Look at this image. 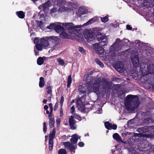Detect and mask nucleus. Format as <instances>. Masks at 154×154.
Returning a JSON list of instances; mask_svg holds the SVG:
<instances>
[{
	"label": "nucleus",
	"mask_w": 154,
	"mask_h": 154,
	"mask_svg": "<svg viewBox=\"0 0 154 154\" xmlns=\"http://www.w3.org/2000/svg\"><path fill=\"white\" fill-rule=\"evenodd\" d=\"M93 90L96 94L98 97L104 98L106 94V79L103 78L96 79L93 83L92 86Z\"/></svg>",
	"instance_id": "f257e3e1"
},
{
	"label": "nucleus",
	"mask_w": 154,
	"mask_h": 154,
	"mask_svg": "<svg viewBox=\"0 0 154 154\" xmlns=\"http://www.w3.org/2000/svg\"><path fill=\"white\" fill-rule=\"evenodd\" d=\"M140 104L139 99L137 96L130 94L126 97L125 104L126 109L131 112L137 110Z\"/></svg>",
	"instance_id": "f03ea898"
},
{
	"label": "nucleus",
	"mask_w": 154,
	"mask_h": 154,
	"mask_svg": "<svg viewBox=\"0 0 154 154\" xmlns=\"http://www.w3.org/2000/svg\"><path fill=\"white\" fill-rule=\"evenodd\" d=\"M73 116H70V118H69V122L71 129L72 130H75L76 128V127L75 126L76 122L74 118L80 121L82 119L81 117L77 114L74 113Z\"/></svg>",
	"instance_id": "7ed1b4c3"
},
{
	"label": "nucleus",
	"mask_w": 154,
	"mask_h": 154,
	"mask_svg": "<svg viewBox=\"0 0 154 154\" xmlns=\"http://www.w3.org/2000/svg\"><path fill=\"white\" fill-rule=\"evenodd\" d=\"M94 33L92 32L89 30H86L83 33V35L85 38L87 40L88 42H93V40L94 39Z\"/></svg>",
	"instance_id": "20e7f679"
},
{
	"label": "nucleus",
	"mask_w": 154,
	"mask_h": 154,
	"mask_svg": "<svg viewBox=\"0 0 154 154\" xmlns=\"http://www.w3.org/2000/svg\"><path fill=\"white\" fill-rule=\"evenodd\" d=\"M96 38L100 42L99 45L100 46H104L106 45V39L105 35H103L100 32H97L96 35Z\"/></svg>",
	"instance_id": "39448f33"
},
{
	"label": "nucleus",
	"mask_w": 154,
	"mask_h": 154,
	"mask_svg": "<svg viewBox=\"0 0 154 154\" xmlns=\"http://www.w3.org/2000/svg\"><path fill=\"white\" fill-rule=\"evenodd\" d=\"M93 48L98 54L101 55L104 52V49L102 46H100L99 44L96 43L93 45Z\"/></svg>",
	"instance_id": "423d86ee"
},
{
	"label": "nucleus",
	"mask_w": 154,
	"mask_h": 154,
	"mask_svg": "<svg viewBox=\"0 0 154 154\" xmlns=\"http://www.w3.org/2000/svg\"><path fill=\"white\" fill-rule=\"evenodd\" d=\"M63 145L66 148L69 149L71 153H75V150L77 147L76 145H74L69 141L64 142Z\"/></svg>",
	"instance_id": "0eeeda50"
},
{
	"label": "nucleus",
	"mask_w": 154,
	"mask_h": 154,
	"mask_svg": "<svg viewBox=\"0 0 154 154\" xmlns=\"http://www.w3.org/2000/svg\"><path fill=\"white\" fill-rule=\"evenodd\" d=\"M114 67L118 72L120 73L124 72L125 70L124 65L121 62H116L114 66Z\"/></svg>",
	"instance_id": "6e6552de"
},
{
	"label": "nucleus",
	"mask_w": 154,
	"mask_h": 154,
	"mask_svg": "<svg viewBox=\"0 0 154 154\" xmlns=\"http://www.w3.org/2000/svg\"><path fill=\"white\" fill-rule=\"evenodd\" d=\"M76 103L78 109L81 112H85V105L82 102L81 98H79L77 99Z\"/></svg>",
	"instance_id": "1a4fd4ad"
},
{
	"label": "nucleus",
	"mask_w": 154,
	"mask_h": 154,
	"mask_svg": "<svg viewBox=\"0 0 154 154\" xmlns=\"http://www.w3.org/2000/svg\"><path fill=\"white\" fill-rule=\"evenodd\" d=\"M149 145L146 141H143V143L138 144V149L140 151H144L148 149L147 147Z\"/></svg>",
	"instance_id": "9d476101"
},
{
	"label": "nucleus",
	"mask_w": 154,
	"mask_h": 154,
	"mask_svg": "<svg viewBox=\"0 0 154 154\" xmlns=\"http://www.w3.org/2000/svg\"><path fill=\"white\" fill-rule=\"evenodd\" d=\"M93 81V77L90 76H86L85 79L86 85L88 90L91 88Z\"/></svg>",
	"instance_id": "9b49d317"
},
{
	"label": "nucleus",
	"mask_w": 154,
	"mask_h": 154,
	"mask_svg": "<svg viewBox=\"0 0 154 154\" xmlns=\"http://www.w3.org/2000/svg\"><path fill=\"white\" fill-rule=\"evenodd\" d=\"M131 59L132 64L134 67H137L139 65V60L137 55L132 56Z\"/></svg>",
	"instance_id": "f8f14e48"
},
{
	"label": "nucleus",
	"mask_w": 154,
	"mask_h": 154,
	"mask_svg": "<svg viewBox=\"0 0 154 154\" xmlns=\"http://www.w3.org/2000/svg\"><path fill=\"white\" fill-rule=\"evenodd\" d=\"M116 45V48L114 47V45H113L110 47L109 49L110 53L112 54H116V53H117L118 51L120 50L121 48V46L118 45Z\"/></svg>",
	"instance_id": "ddd939ff"
},
{
	"label": "nucleus",
	"mask_w": 154,
	"mask_h": 154,
	"mask_svg": "<svg viewBox=\"0 0 154 154\" xmlns=\"http://www.w3.org/2000/svg\"><path fill=\"white\" fill-rule=\"evenodd\" d=\"M48 40L51 41L54 45H58L59 44L60 39L57 37L51 36L48 37Z\"/></svg>",
	"instance_id": "4468645a"
},
{
	"label": "nucleus",
	"mask_w": 154,
	"mask_h": 154,
	"mask_svg": "<svg viewBox=\"0 0 154 154\" xmlns=\"http://www.w3.org/2000/svg\"><path fill=\"white\" fill-rule=\"evenodd\" d=\"M143 5L146 8H150L154 5V0H144Z\"/></svg>",
	"instance_id": "2eb2a0df"
},
{
	"label": "nucleus",
	"mask_w": 154,
	"mask_h": 154,
	"mask_svg": "<svg viewBox=\"0 0 154 154\" xmlns=\"http://www.w3.org/2000/svg\"><path fill=\"white\" fill-rule=\"evenodd\" d=\"M49 41L48 37L46 38H41L40 39V42L42 46L44 47H47L49 45Z\"/></svg>",
	"instance_id": "dca6fc26"
},
{
	"label": "nucleus",
	"mask_w": 154,
	"mask_h": 154,
	"mask_svg": "<svg viewBox=\"0 0 154 154\" xmlns=\"http://www.w3.org/2000/svg\"><path fill=\"white\" fill-rule=\"evenodd\" d=\"M146 71L148 72L149 73H154V65L152 64H150L149 66L147 64L145 65L144 67L145 69L146 68Z\"/></svg>",
	"instance_id": "f3484780"
},
{
	"label": "nucleus",
	"mask_w": 154,
	"mask_h": 154,
	"mask_svg": "<svg viewBox=\"0 0 154 154\" xmlns=\"http://www.w3.org/2000/svg\"><path fill=\"white\" fill-rule=\"evenodd\" d=\"M49 6V5L48 2H46L43 4L42 5H40L38 7V8L39 9L42 8L43 10L45 13H46L47 12L48 10V9Z\"/></svg>",
	"instance_id": "a211bd4d"
},
{
	"label": "nucleus",
	"mask_w": 154,
	"mask_h": 154,
	"mask_svg": "<svg viewBox=\"0 0 154 154\" xmlns=\"http://www.w3.org/2000/svg\"><path fill=\"white\" fill-rule=\"evenodd\" d=\"M62 25L65 26H67V28L69 30H73L77 28H78L76 26H73V23H62Z\"/></svg>",
	"instance_id": "6ab92c4d"
},
{
	"label": "nucleus",
	"mask_w": 154,
	"mask_h": 154,
	"mask_svg": "<svg viewBox=\"0 0 154 154\" xmlns=\"http://www.w3.org/2000/svg\"><path fill=\"white\" fill-rule=\"evenodd\" d=\"M55 31L59 33H62L65 29L64 28L61 26L56 25L54 29Z\"/></svg>",
	"instance_id": "aec40b11"
},
{
	"label": "nucleus",
	"mask_w": 154,
	"mask_h": 154,
	"mask_svg": "<svg viewBox=\"0 0 154 154\" xmlns=\"http://www.w3.org/2000/svg\"><path fill=\"white\" fill-rule=\"evenodd\" d=\"M117 126L116 124H112L109 122H106V129L111 130L113 129L116 130V129Z\"/></svg>",
	"instance_id": "412c9836"
},
{
	"label": "nucleus",
	"mask_w": 154,
	"mask_h": 154,
	"mask_svg": "<svg viewBox=\"0 0 154 154\" xmlns=\"http://www.w3.org/2000/svg\"><path fill=\"white\" fill-rule=\"evenodd\" d=\"M56 128H54L52 132L50 133L49 140H53V139L55 138L56 133Z\"/></svg>",
	"instance_id": "4be33fe9"
},
{
	"label": "nucleus",
	"mask_w": 154,
	"mask_h": 154,
	"mask_svg": "<svg viewBox=\"0 0 154 154\" xmlns=\"http://www.w3.org/2000/svg\"><path fill=\"white\" fill-rule=\"evenodd\" d=\"M78 140V136L76 134L72 135V138L70 140L71 143L74 144H76Z\"/></svg>",
	"instance_id": "5701e85b"
},
{
	"label": "nucleus",
	"mask_w": 154,
	"mask_h": 154,
	"mask_svg": "<svg viewBox=\"0 0 154 154\" xmlns=\"http://www.w3.org/2000/svg\"><path fill=\"white\" fill-rule=\"evenodd\" d=\"M16 14L19 18L20 19H23L25 17V12L23 11H17L16 12Z\"/></svg>",
	"instance_id": "b1692460"
},
{
	"label": "nucleus",
	"mask_w": 154,
	"mask_h": 154,
	"mask_svg": "<svg viewBox=\"0 0 154 154\" xmlns=\"http://www.w3.org/2000/svg\"><path fill=\"white\" fill-rule=\"evenodd\" d=\"M113 137L114 139H115L118 142H121L122 143L123 142V141L121 140V138L120 136L117 133H115L113 134Z\"/></svg>",
	"instance_id": "393cba45"
},
{
	"label": "nucleus",
	"mask_w": 154,
	"mask_h": 154,
	"mask_svg": "<svg viewBox=\"0 0 154 154\" xmlns=\"http://www.w3.org/2000/svg\"><path fill=\"white\" fill-rule=\"evenodd\" d=\"M87 88L86 87H84L83 85H80L79 86V90L81 93L85 94L86 93Z\"/></svg>",
	"instance_id": "a878e982"
},
{
	"label": "nucleus",
	"mask_w": 154,
	"mask_h": 154,
	"mask_svg": "<svg viewBox=\"0 0 154 154\" xmlns=\"http://www.w3.org/2000/svg\"><path fill=\"white\" fill-rule=\"evenodd\" d=\"M45 82L44 78L42 77H41L39 79V87L41 88H43L45 85Z\"/></svg>",
	"instance_id": "bb28decb"
},
{
	"label": "nucleus",
	"mask_w": 154,
	"mask_h": 154,
	"mask_svg": "<svg viewBox=\"0 0 154 154\" xmlns=\"http://www.w3.org/2000/svg\"><path fill=\"white\" fill-rule=\"evenodd\" d=\"M93 106L92 104H88L86 105V106H85V112H88L90 111H91L93 108Z\"/></svg>",
	"instance_id": "cd10ccee"
},
{
	"label": "nucleus",
	"mask_w": 154,
	"mask_h": 154,
	"mask_svg": "<svg viewBox=\"0 0 154 154\" xmlns=\"http://www.w3.org/2000/svg\"><path fill=\"white\" fill-rule=\"evenodd\" d=\"M49 126L50 128H52L54 127V125L55 123V120L54 118H52L51 119V118H50V119H49Z\"/></svg>",
	"instance_id": "c85d7f7f"
},
{
	"label": "nucleus",
	"mask_w": 154,
	"mask_h": 154,
	"mask_svg": "<svg viewBox=\"0 0 154 154\" xmlns=\"http://www.w3.org/2000/svg\"><path fill=\"white\" fill-rule=\"evenodd\" d=\"M67 82V88H69L70 87L72 82V79L71 75L68 76Z\"/></svg>",
	"instance_id": "c756f323"
},
{
	"label": "nucleus",
	"mask_w": 154,
	"mask_h": 154,
	"mask_svg": "<svg viewBox=\"0 0 154 154\" xmlns=\"http://www.w3.org/2000/svg\"><path fill=\"white\" fill-rule=\"evenodd\" d=\"M97 18V17H95L91 18L85 24H86V25H88L91 24L96 21Z\"/></svg>",
	"instance_id": "7c9ffc66"
},
{
	"label": "nucleus",
	"mask_w": 154,
	"mask_h": 154,
	"mask_svg": "<svg viewBox=\"0 0 154 154\" xmlns=\"http://www.w3.org/2000/svg\"><path fill=\"white\" fill-rule=\"evenodd\" d=\"M47 92L48 94H51L52 93L51 87L50 84H48L46 88Z\"/></svg>",
	"instance_id": "2f4dec72"
},
{
	"label": "nucleus",
	"mask_w": 154,
	"mask_h": 154,
	"mask_svg": "<svg viewBox=\"0 0 154 154\" xmlns=\"http://www.w3.org/2000/svg\"><path fill=\"white\" fill-rule=\"evenodd\" d=\"M37 62L38 65H41L44 63V60L42 57H39L37 59Z\"/></svg>",
	"instance_id": "473e14b6"
},
{
	"label": "nucleus",
	"mask_w": 154,
	"mask_h": 154,
	"mask_svg": "<svg viewBox=\"0 0 154 154\" xmlns=\"http://www.w3.org/2000/svg\"><path fill=\"white\" fill-rule=\"evenodd\" d=\"M49 149L50 151H51L53 149L54 142L53 140H49L48 142Z\"/></svg>",
	"instance_id": "72a5a7b5"
},
{
	"label": "nucleus",
	"mask_w": 154,
	"mask_h": 154,
	"mask_svg": "<svg viewBox=\"0 0 154 154\" xmlns=\"http://www.w3.org/2000/svg\"><path fill=\"white\" fill-rule=\"evenodd\" d=\"M78 13L79 15H81L82 14H84L85 13V11L83 8H80L78 10Z\"/></svg>",
	"instance_id": "f704fd0d"
},
{
	"label": "nucleus",
	"mask_w": 154,
	"mask_h": 154,
	"mask_svg": "<svg viewBox=\"0 0 154 154\" xmlns=\"http://www.w3.org/2000/svg\"><path fill=\"white\" fill-rule=\"evenodd\" d=\"M95 61L100 67L103 68L104 67V65L103 63L98 59L97 58L95 59Z\"/></svg>",
	"instance_id": "c9c22d12"
},
{
	"label": "nucleus",
	"mask_w": 154,
	"mask_h": 154,
	"mask_svg": "<svg viewBox=\"0 0 154 154\" xmlns=\"http://www.w3.org/2000/svg\"><path fill=\"white\" fill-rule=\"evenodd\" d=\"M140 135L139 134H137L136 135L134 136V138L132 139V140L134 139L135 141L134 143L139 140V138L140 137Z\"/></svg>",
	"instance_id": "e433bc0d"
},
{
	"label": "nucleus",
	"mask_w": 154,
	"mask_h": 154,
	"mask_svg": "<svg viewBox=\"0 0 154 154\" xmlns=\"http://www.w3.org/2000/svg\"><path fill=\"white\" fill-rule=\"evenodd\" d=\"M112 85L111 83H109L106 81V89H107L108 92H110L111 89Z\"/></svg>",
	"instance_id": "4c0bfd02"
},
{
	"label": "nucleus",
	"mask_w": 154,
	"mask_h": 154,
	"mask_svg": "<svg viewBox=\"0 0 154 154\" xmlns=\"http://www.w3.org/2000/svg\"><path fill=\"white\" fill-rule=\"evenodd\" d=\"M58 154H66V152L65 149H60L58 152Z\"/></svg>",
	"instance_id": "58836bf2"
},
{
	"label": "nucleus",
	"mask_w": 154,
	"mask_h": 154,
	"mask_svg": "<svg viewBox=\"0 0 154 154\" xmlns=\"http://www.w3.org/2000/svg\"><path fill=\"white\" fill-rule=\"evenodd\" d=\"M36 48L37 49V50L38 51H41L42 49V46L41 44L39 43H37L36 44Z\"/></svg>",
	"instance_id": "ea45409f"
},
{
	"label": "nucleus",
	"mask_w": 154,
	"mask_h": 154,
	"mask_svg": "<svg viewBox=\"0 0 154 154\" xmlns=\"http://www.w3.org/2000/svg\"><path fill=\"white\" fill-rule=\"evenodd\" d=\"M56 26V24L54 23H51L49 26H48L47 28L50 29H55Z\"/></svg>",
	"instance_id": "a19ab883"
},
{
	"label": "nucleus",
	"mask_w": 154,
	"mask_h": 154,
	"mask_svg": "<svg viewBox=\"0 0 154 154\" xmlns=\"http://www.w3.org/2000/svg\"><path fill=\"white\" fill-rule=\"evenodd\" d=\"M149 132H150V134H154V126H150L149 128Z\"/></svg>",
	"instance_id": "79ce46f5"
},
{
	"label": "nucleus",
	"mask_w": 154,
	"mask_h": 154,
	"mask_svg": "<svg viewBox=\"0 0 154 154\" xmlns=\"http://www.w3.org/2000/svg\"><path fill=\"white\" fill-rule=\"evenodd\" d=\"M79 51H80L82 53L85 54V51L84 49V48L81 47H79L78 48Z\"/></svg>",
	"instance_id": "37998d69"
},
{
	"label": "nucleus",
	"mask_w": 154,
	"mask_h": 154,
	"mask_svg": "<svg viewBox=\"0 0 154 154\" xmlns=\"http://www.w3.org/2000/svg\"><path fill=\"white\" fill-rule=\"evenodd\" d=\"M43 131L45 133H46L47 131V126L46 123L45 122H44L43 123Z\"/></svg>",
	"instance_id": "c03bdc74"
},
{
	"label": "nucleus",
	"mask_w": 154,
	"mask_h": 154,
	"mask_svg": "<svg viewBox=\"0 0 154 154\" xmlns=\"http://www.w3.org/2000/svg\"><path fill=\"white\" fill-rule=\"evenodd\" d=\"M58 63L62 66H63L64 64V61L62 59L59 58L58 59Z\"/></svg>",
	"instance_id": "a18cd8bd"
},
{
	"label": "nucleus",
	"mask_w": 154,
	"mask_h": 154,
	"mask_svg": "<svg viewBox=\"0 0 154 154\" xmlns=\"http://www.w3.org/2000/svg\"><path fill=\"white\" fill-rule=\"evenodd\" d=\"M64 98L63 96H61L60 97V104L61 105V106H62L63 103L64 102Z\"/></svg>",
	"instance_id": "49530a36"
},
{
	"label": "nucleus",
	"mask_w": 154,
	"mask_h": 154,
	"mask_svg": "<svg viewBox=\"0 0 154 154\" xmlns=\"http://www.w3.org/2000/svg\"><path fill=\"white\" fill-rule=\"evenodd\" d=\"M149 127H145L143 128V130L145 132H149Z\"/></svg>",
	"instance_id": "de8ad7c7"
},
{
	"label": "nucleus",
	"mask_w": 154,
	"mask_h": 154,
	"mask_svg": "<svg viewBox=\"0 0 154 154\" xmlns=\"http://www.w3.org/2000/svg\"><path fill=\"white\" fill-rule=\"evenodd\" d=\"M39 26L41 29H42L44 27V23L42 21H40L39 23Z\"/></svg>",
	"instance_id": "09e8293b"
},
{
	"label": "nucleus",
	"mask_w": 154,
	"mask_h": 154,
	"mask_svg": "<svg viewBox=\"0 0 154 154\" xmlns=\"http://www.w3.org/2000/svg\"><path fill=\"white\" fill-rule=\"evenodd\" d=\"M75 112V108L74 106H72L70 109V112L72 114L74 113V112Z\"/></svg>",
	"instance_id": "8fccbe9b"
},
{
	"label": "nucleus",
	"mask_w": 154,
	"mask_h": 154,
	"mask_svg": "<svg viewBox=\"0 0 154 154\" xmlns=\"http://www.w3.org/2000/svg\"><path fill=\"white\" fill-rule=\"evenodd\" d=\"M60 117H62L63 116V108H62V106H61V108H60Z\"/></svg>",
	"instance_id": "3c124183"
},
{
	"label": "nucleus",
	"mask_w": 154,
	"mask_h": 154,
	"mask_svg": "<svg viewBox=\"0 0 154 154\" xmlns=\"http://www.w3.org/2000/svg\"><path fill=\"white\" fill-rule=\"evenodd\" d=\"M120 42V40L119 38H117L115 42L113 44V45H118V44Z\"/></svg>",
	"instance_id": "603ef678"
},
{
	"label": "nucleus",
	"mask_w": 154,
	"mask_h": 154,
	"mask_svg": "<svg viewBox=\"0 0 154 154\" xmlns=\"http://www.w3.org/2000/svg\"><path fill=\"white\" fill-rule=\"evenodd\" d=\"M58 103L57 102L55 104V105L54 106V111H55L57 110V109L58 108Z\"/></svg>",
	"instance_id": "864d4df0"
},
{
	"label": "nucleus",
	"mask_w": 154,
	"mask_h": 154,
	"mask_svg": "<svg viewBox=\"0 0 154 154\" xmlns=\"http://www.w3.org/2000/svg\"><path fill=\"white\" fill-rule=\"evenodd\" d=\"M78 146L80 147H82L84 146V144L82 142H80L79 143Z\"/></svg>",
	"instance_id": "5fc2aeb1"
},
{
	"label": "nucleus",
	"mask_w": 154,
	"mask_h": 154,
	"mask_svg": "<svg viewBox=\"0 0 154 154\" xmlns=\"http://www.w3.org/2000/svg\"><path fill=\"white\" fill-rule=\"evenodd\" d=\"M95 72V71L94 70H92L90 72H88L87 73V76H89V75H91L92 74H93L94 72Z\"/></svg>",
	"instance_id": "6e6d98bb"
},
{
	"label": "nucleus",
	"mask_w": 154,
	"mask_h": 154,
	"mask_svg": "<svg viewBox=\"0 0 154 154\" xmlns=\"http://www.w3.org/2000/svg\"><path fill=\"white\" fill-rule=\"evenodd\" d=\"M62 33V36H63V37L64 38H67V36H68V35L66 33L64 32H63Z\"/></svg>",
	"instance_id": "4d7b16f0"
},
{
	"label": "nucleus",
	"mask_w": 154,
	"mask_h": 154,
	"mask_svg": "<svg viewBox=\"0 0 154 154\" xmlns=\"http://www.w3.org/2000/svg\"><path fill=\"white\" fill-rule=\"evenodd\" d=\"M100 18L101 19V21L102 22H106V16L104 17L103 18L100 17Z\"/></svg>",
	"instance_id": "13d9d810"
},
{
	"label": "nucleus",
	"mask_w": 154,
	"mask_h": 154,
	"mask_svg": "<svg viewBox=\"0 0 154 154\" xmlns=\"http://www.w3.org/2000/svg\"><path fill=\"white\" fill-rule=\"evenodd\" d=\"M53 115L52 114V113H50L49 114V115H48V118L49 119H50V118H51L52 119V118H54V117H53Z\"/></svg>",
	"instance_id": "bf43d9fd"
},
{
	"label": "nucleus",
	"mask_w": 154,
	"mask_h": 154,
	"mask_svg": "<svg viewBox=\"0 0 154 154\" xmlns=\"http://www.w3.org/2000/svg\"><path fill=\"white\" fill-rule=\"evenodd\" d=\"M39 40L38 38H35L34 40V43H35L38 42H39Z\"/></svg>",
	"instance_id": "052dcab7"
},
{
	"label": "nucleus",
	"mask_w": 154,
	"mask_h": 154,
	"mask_svg": "<svg viewBox=\"0 0 154 154\" xmlns=\"http://www.w3.org/2000/svg\"><path fill=\"white\" fill-rule=\"evenodd\" d=\"M126 28L128 30H131L132 29V27L129 25H127L126 26Z\"/></svg>",
	"instance_id": "680f3d73"
},
{
	"label": "nucleus",
	"mask_w": 154,
	"mask_h": 154,
	"mask_svg": "<svg viewBox=\"0 0 154 154\" xmlns=\"http://www.w3.org/2000/svg\"><path fill=\"white\" fill-rule=\"evenodd\" d=\"M112 81H116V80H120V78H118L113 77L112 78Z\"/></svg>",
	"instance_id": "e2e57ef3"
},
{
	"label": "nucleus",
	"mask_w": 154,
	"mask_h": 154,
	"mask_svg": "<svg viewBox=\"0 0 154 154\" xmlns=\"http://www.w3.org/2000/svg\"><path fill=\"white\" fill-rule=\"evenodd\" d=\"M133 122V121L132 120H129L128 122V125L131 124Z\"/></svg>",
	"instance_id": "0e129e2a"
},
{
	"label": "nucleus",
	"mask_w": 154,
	"mask_h": 154,
	"mask_svg": "<svg viewBox=\"0 0 154 154\" xmlns=\"http://www.w3.org/2000/svg\"><path fill=\"white\" fill-rule=\"evenodd\" d=\"M44 109H45V110H48V106L47 105H45L44 106Z\"/></svg>",
	"instance_id": "69168bd1"
},
{
	"label": "nucleus",
	"mask_w": 154,
	"mask_h": 154,
	"mask_svg": "<svg viewBox=\"0 0 154 154\" xmlns=\"http://www.w3.org/2000/svg\"><path fill=\"white\" fill-rule=\"evenodd\" d=\"M49 106L50 109H52L53 106L52 103H50L49 104Z\"/></svg>",
	"instance_id": "338daca9"
},
{
	"label": "nucleus",
	"mask_w": 154,
	"mask_h": 154,
	"mask_svg": "<svg viewBox=\"0 0 154 154\" xmlns=\"http://www.w3.org/2000/svg\"><path fill=\"white\" fill-rule=\"evenodd\" d=\"M54 9H51V14H53L54 13Z\"/></svg>",
	"instance_id": "774afa93"
}]
</instances>
